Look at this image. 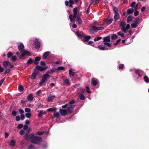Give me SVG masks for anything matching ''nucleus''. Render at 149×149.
<instances>
[{"mask_svg":"<svg viewBox=\"0 0 149 149\" xmlns=\"http://www.w3.org/2000/svg\"><path fill=\"white\" fill-rule=\"evenodd\" d=\"M56 109L55 108H49L47 109V111H54Z\"/></svg>","mask_w":149,"mask_h":149,"instance_id":"nucleus-28","label":"nucleus"},{"mask_svg":"<svg viewBox=\"0 0 149 149\" xmlns=\"http://www.w3.org/2000/svg\"><path fill=\"white\" fill-rule=\"evenodd\" d=\"M116 9L113 8V10L114 13V18L116 20H118L119 18L120 15L118 12L117 11Z\"/></svg>","mask_w":149,"mask_h":149,"instance_id":"nucleus-6","label":"nucleus"},{"mask_svg":"<svg viewBox=\"0 0 149 149\" xmlns=\"http://www.w3.org/2000/svg\"><path fill=\"white\" fill-rule=\"evenodd\" d=\"M45 133V132L38 131L36 132V134L39 135H42Z\"/></svg>","mask_w":149,"mask_h":149,"instance_id":"nucleus-37","label":"nucleus"},{"mask_svg":"<svg viewBox=\"0 0 149 149\" xmlns=\"http://www.w3.org/2000/svg\"><path fill=\"white\" fill-rule=\"evenodd\" d=\"M49 54V52L47 51L44 53L43 56L42 58L44 59H46L47 58Z\"/></svg>","mask_w":149,"mask_h":149,"instance_id":"nucleus-17","label":"nucleus"},{"mask_svg":"<svg viewBox=\"0 0 149 149\" xmlns=\"http://www.w3.org/2000/svg\"><path fill=\"white\" fill-rule=\"evenodd\" d=\"M124 65L123 64H121L120 65L119 67V69H122L123 68Z\"/></svg>","mask_w":149,"mask_h":149,"instance_id":"nucleus-57","label":"nucleus"},{"mask_svg":"<svg viewBox=\"0 0 149 149\" xmlns=\"http://www.w3.org/2000/svg\"><path fill=\"white\" fill-rule=\"evenodd\" d=\"M77 14L74 13L73 15L71 14L69 15V18L70 20V22H72L77 17Z\"/></svg>","mask_w":149,"mask_h":149,"instance_id":"nucleus-10","label":"nucleus"},{"mask_svg":"<svg viewBox=\"0 0 149 149\" xmlns=\"http://www.w3.org/2000/svg\"><path fill=\"white\" fill-rule=\"evenodd\" d=\"M28 128V126L26 125H24L23 127V129L24 130H26Z\"/></svg>","mask_w":149,"mask_h":149,"instance_id":"nucleus-64","label":"nucleus"},{"mask_svg":"<svg viewBox=\"0 0 149 149\" xmlns=\"http://www.w3.org/2000/svg\"><path fill=\"white\" fill-rule=\"evenodd\" d=\"M48 67L47 66H44V67H42L41 66H39L38 68V70H39L40 71H42L47 68Z\"/></svg>","mask_w":149,"mask_h":149,"instance_id":"nucleus-22","label":"nucleus"},{"mask_svg":"<svg viewBox=\"0 0 149 149\" xmlns=\"http://www.w3.org/2000/svg\"><path fill=\"white\" fill-rule=\"evenodd\" d=\"M20 119V117L18 116L16 117L15 119L17 121H19Z\"/></svg>","mask_w":149,"mask_h":149,"instance_id":"nucleus-56","label":"nucleus"},{"mask_svg":"<svg viewBox=\"0 0 149 149\" xmlns=\"http://www.w3.org/2000/svg\"><path fill=\"white\" fill-rule=\"evenodd\" d=\"M86 92L87 93H91V91H90V89L89 87L88 86H86Z\"/></svg>","mask_w":149,"mask_h":149,"instance_id":"nucleus-43","label":"nucleus"},{"mask_svg":"<svg viewBox=\"0 0 149 149\" xmlns=\"http://www.w3.org/2000/svg\"><path fill=\"white\" fill-rule=\"evenodd\" d=\"M91 38V36H86L84 37L82 41L83 42H88Z\"/></svg>","mask_w":149,"mask_h":149,"instance_id":"nucleus-12","label":"nucleus"},{"mask_svg":"<svg viewBox=\"0 0 149 149\" xmlns=\"http://www.w3.org/2000/svg\"><path fill=\"white\" fill-rule=\"evenodd\" d=\"M132 20V17L130 15H129L128 16L127 18V22H130Z\"/></svg>","mask_w":149,"mask_h":149,"instance_id":"nucleus-27","label":"nucleus"},{"mask_svg":"<svg viewBox=\"0 0 149 149\" xmlns=\"http://www.w3.org/2000/svg\"><path fill=\"white\" fill-rule=\"evenodd\" d=\"M139 14V12L138 11H136L134 12V15L135 16H137Z\"/></svg>","mask_w":149,"mask_h":149,"instance_id":"nucleus-63","label":"nucleus"},{"mask_svg":"<svg viewBox=\"0 0 149 149\" xmlns=\"http://www.w3.org/2000/svg\"><path fill=\"white\" fill-rule=\"evenodd\" d=\"M32 63V60L31 58H29L27 61V63L28 65L31 64Z\"/></svg>","mask_w":149,"mask_h":149,"instance_id":"nucleus-38","label":"nucleus"},{"mask_svg":"<svg viewBox=\"0 0 149 149\" xmlns=\"http://www.w3.org/2000/svg\"><path fill=\"white\" fill-rule=\"evenodd\" d=\"M117 34L118 35L122 37H123L124 36V34L123 33H121L120 32H118L117 33Z\"/></svg>","mask_w":149,"mask_h":149,"instance_id":"nucleus-52","label":"nucleus"},{"mask_svg":"<svg viewBox=\"0 0 149 149\" xmlns=\"http://www.w3.org/2000/svg\"><path fill=\"white\" fill-rule=\"evenodd\" d=\"M59 114L58 112H55L53 115L52 118L54 119L55 117H56L57 118H59Z\"/></svg>","mask_w":149,"mask_h":149,"instance_id":"nucleus-15","label":"nucleus"},{"mask_svg":"<svg viewBox=\"0 0 149 149\" xmlns=\"http://www.w3.org/2000/svg\"><path fill=\"white\" fill-rule=\"evenodd\" d=\"M23 127V125L22 124H20L18 125L17 128L19 129H21Z\"/></svg>","mask_w":149,"mask_h":149,"instance_id":"nucleus-49","label":"nucleus"},{"mask_svg":"<svg viewBox=\"0 0 149 149\" xmlns=\"http://www.w3.org/2000/svg\"><path fill=\"white\" fill-rule=\"evenodd\" d=\"M80 98L82 100H84L85 99V97L84 95L82 94H81L79 96Z\"/></svg>","mask_w":149,"mask_h":149,"instance_id":"nucleus-33","label":"nucleus"},{"mask_svg":"<svg viewBox=\"0 0 149 149\" xmlns=\"http://www.w3.org/2000/svg\"><path fill=\"white\" fill-rule=\"evenodd\" d=\"M134 10L133 8L128 9L127 10V13L128 14H130L132 13L133 12Z\"/></svg>","mask_w":149,"mask_h":149,"instance_id":"nucleus-26","label":"nucleus"},{"mask_svg":"<svg viewBox=\"0 0 149 149\" xmlns=\"http://www.w3.org/2000/svg\"><path fill=\"white\" fill-rule=\"evenodd\" d=\"M126 24V22L124 21H122L120 24V26L121 27V29L125 33H126V29L125 25Z\"/></svg>","mask_w":149,"mask_h":149,"instance_id":"nucleus-5","label":"nucleus"},{"mask_svg":"<svg viewBox=\"0 0 149 149\" xmlns=\"http://www.w3.org/2000/svg\"><path fill=\"white\" fill-rule=\"evenodd\" d=\"M55 97V96L54 95H50L48 97V98H47L48 101L50 102L54 99Z\"/></svg>","mask_w":149,"mask_h":149,"instance_id":"nucleus-18","label":"nucleus"},{"mask_svg":"<svg viewBox=\"0 0 149 149\" xmlns=\"http://www.w3.org/2000/svg\"><path fill=\"white\" fill-rule=\"evenodd\" d=\"M11 70L10 69H7L4 72V74L6 75L7 73L9 72Z\"/></svg>","mask_w":149,"mask_h":149,"instance_id":"nucleus-39","label":"nucleus"},{"mask_svg":"<svg viewBox=\"0 0 149 149\" xmlns=\"http://www.w3.org/2000/svg\"><path fill=\"white\" fill-rule=\"evenodd\" d=\"M41 59V58L40 57L37 56L35 58V60L36 61H39Z\"/></svg>","mask_w":149,"mask_h":149,"instance_id":"nucleus-60","label":"nucleus"},{"mask_svg":"<svg viewBox=\"0 0 149 149\" xmlns=\"http://www.w3.org/2000/svg\"><path fill=\"white\" fill-rule=\"evenodd\" d=\"M103 41L104 42H109L110 41V37L108 36L103 38Z\"/></svg>","mask_w":149,"mask_h":149,"instance_id":"nucleus-21","label":"nucleus"},{"mask_svg":"<svg viewBox=\"0 0 149 149\" xmlns=\"http://www.w3.org/2000/svg\"><path fill=\"white\" fill-rule=\"evenodd\" d=\"M131 26L133 28H136L137 27V25L135 23H133L131 24Z\"/></svg>","mask_w":149,"mask_h":149,"instance_id":"nucleus-44","label":"nucleus"},{"mask_svg":"<svg viewBox=\"0 0 149 149\" xmlns=\"http://www.w3.org/2000/svg\"><path fill=\"white\" fill-rule=\"evenodd\" d=\"M59 112L61 115L62 116H65L68 113L67 111L65 109H59Z\"/></svg>","mask_w":149,"mask_h":149,"instance_id":"nucleus-8","label":"nucleus"},{"mask_svg":"<svg viewBox=\"0 0 149 149\" xmlns=\"http://www.w3.org/2000/svg\"><path fill=\"white\" fill-rule=\"evenodd\" d=\"M36 75H35L33 73H32L31 76V78L32 79H36Z\"/></svg>","mask_w":149,"mask_h":149,"instance_id":"nucleus-50","label":"nucleus"},{"mask_svg":"<svg viewBox=\"0 0 149 149\" xmlns=\"http://www.w3.org/2000/svg\"><path fill=\"white\" fill-rule=\"evenodd\" d=\"M108 42H104L103 44L104 45H107L109 47H111V44Z\"/></svg>","mask_w":149,"mask_h":149,"instance_id":"nucleus-45","label":"nucleus"},{"mask_svg":"<svg viewBox=\"0 0 149 149\" xmlns=\"http://www.w3.org/2000/svg\"><path fill=\"white\" fill-rule=\"evenodd\" d=\"M35 45H36L35 48L37 49H38L40 48V42L37 39H36L35 42Z\"/></svg>","mask_w":149,"mask_h":149,"instance_id":"nucleus-13","label":"nucleus"},{"mask_svg":"<svg viewBox=\"0 0 149 149\" xmlns=\"http://www.w3.org/2000/svg\"><path fill=\"white\" fill-rule=\"evenodd\" d=\"M25 132L24 130H21L19 132V134L20 135H23L24 134Z\"/></svg>","mask_w":149,"mask_h":149,"instance_id":"nucleus-53","label":"nucleus"},{"mask_svg":"<svg viewBox=\"0 0 149 149\" xmlns=\"http://www.w3.org/2000/svg\"><path fill=\"white\" fill-rule=\"evenodd\" d=\"M64 83H65V84L68 85V86H70V85L69 81L68 79H65L64 81Z\"/></svg>","mask_w":149,"mask_h":149,"instance_id":"nucleus-32","label":"nucleus"},{"mask_svg":"<svg viewBox=\"0 0 149 149\" xmlns=\"http://www.w3.org/2000/svg\"><path fill=\"white\" fill-rule=\"evenodd\" d=\"M75 34L77 37L79 38L83 37L85 36L84 33L82 32L79 31H77Z\"/></svg>","mask_w":149,"mask_h":149,"instance_id":"nucleus-9","label":"nucleus"},{"mask_svg":"<svg viewBox=\"0 0 149 149\" xmlns=\"http://www.w3.org/2000/svg\"><path fill=\"white\" fill-rule=\"evenodd\" d=\"M102 39V37H98L94 38V40L95 42H96L97 41L100 40Z\"/></svg>","mask_w":149,"mask_h":149,"instance_id":"nucleus-40","label":"nucleus"},{"mask_svg":"<svg viewBox=\"0 0 149 149\" xmlns=\"http://www.w3.org/2000/svg\"><path fill=\"white\" fill-rule=\"evenodd\" d=\"M10 62L8 61H4L3 62V65L5 67H7L9 65Z\"/></svg>","mask_w":149,"mask_h":149,"instance_id":"nucleus-23","label":"nucleus"},{"mask_svg":"<svg viewBox=\"0 0 149 149\" xmlns=\"http://www.w3.org/2000/svg\"><path fill=\"white\" fill-rule=\"evenodd\" d=\"M13 54L11 52H9L7 54V56L8 58H10L12 56Z\"/></svg>","mask_w":149,"mask_h":149,"instance_id":"nucleus-36","label":"nucleus"},{"mask_svg":"<svg viewBox=\"0 0 149 149\" xmlns=\"http://www.w3.org/2000/svg\"><path fill=\"white\" fill-rule=\"evenodd\" d=\"M24 46L22 43H20V44L18 45V49L20 52H23L24 51H26L24 50Z\"/></svg>","mask_w":149,"mask_h":149,"instance_id":"nucleus-7","label":"nucleus"},{"mask_svg":"<svg viewBox=\"0 0 149 149\" xmlns=\"http://www.w3.org/2000/svg\"><path fill=\"white\" fill-rule=\"evenodd\" d=\"M16 57L15 56H12V59L13 61H15L16 60Z\"/></svg>","mask_w":149,"mask_h":149,"instance_id":"nucleus-58","label":"nucleus"},{"mask_svg":"<svg viewBox=\"0 0 149 149\" xmlns=\"http://www.w3.org/2000/svg\"><path fill=\"white\" fill-rule=\"evenodd\" d=\"M33 95L31 94L29 95L27 97V98L29 100L31 101L33 100Z\"/></svg>","mask_w":149,"mask_h":149,"instance_id":"nucleus-20","label":"nucleus"},{"mask_svg":"<svg viewBox=\"0 0 149 149\" xmlns=\"http://www.w3.org/2000/svg\"><path fill=\"white\" fill-rule=\"evenodd\" d=\"M74 103H69L68 106L67 111L69 113H71L75 107V106L73 104Z\"/></svg>","mask_w":149,"mask_h":149,"instance_id":"nucleus-3","label":"nucleus"},{"mask_svg":"<svg viewBox=\"0 0 149 149\" xmlns=\"http://www.w3.org/2000/svg\"><path fill=\"white\" fill-rule=\"evenodd\" d=\"M77 7H76L73 10L74 13L77 14Z\"/></svg>","mask_w":149,"mask_h":149,"instance_id":"nucleus-55","label":"nucleus"},{"mask_svg":"<svg viewBox=\"0 0 149 149\" xmlns=\"http://www.w3.org/2000/svg\"><path fill=\"white\" fill-rule=\"evenodd\" d=\"M126 32H127V29H129L130 28V25L129 24H127L126 26Z\"/></svg>","mask_w":149,"mask_h":149,"instance_id":"nucleus-59","label":"nucleus"},{"mask_svg":"<svg viewBox=\"0 0 149 149\" xmlns=\"http://www.w3.org/2000/svg\"><path fill=\"white\" fill-rule=\"evenodd\" d=\"M91 84L94 86H95L97 84V82L96 80L92 79L91 81Z\"/></svg>","mask_w":149,"mask_h":149,"instance_id":"nucleus-25","label":"nucleus"},{"mask_svg":"<svg viewBox=\"0 0 149 149\" xmlns=\"http://www.w3.org/2000/svg\"><path fill=\"white\" fill-rule=\"evenodd\" d=\"M19 112L21 114H23V113L24 112V111L23 110L21 109H19Z\"/></svg>","mask_w":149,"mask_h":149,"instance_id":"nucleus-62","label":"nucleus"},{"mask_svg":"<svg viewBox=\"0 0 149 149\" xmlns=\"http://www.w3.org/2000/svg\"><path fill=\"white\" fill-rule=\"evenodd\" d=\"M57 70H64V68L63 66H59L57 68Z\"/></svg>","mask_w":149,"mask_h":149,"instance_id":"nucleus-48","label":"nucleus"},{"mask_svg":"<svg viewBox=\"0 0 149 149\" xmlns=\"http://www.w3.org/2000/svg\"><path fill=\"white\" fill-rule=\"evenodd\" d=\"M51 71L49 70H47L46 73L47 74H44L42 78V80L39 83V84L40 86H41L44 83L46 82L47 81V79L49 77L50 75L48 74H49L50 73Z\"/></svg>","mask_w":149,"mask_h":149,"instance_id":"nucleus-2","label":"nucleus"},{"mask_svg":"<svg viewBox=\"0 0 149 149\" xmlns=\"http://www.w3.org/2000/svg\"><path fill=\"white\" fill-rule=\"evenodd\" d=\"M69 74L70 75V77H73V76H74V72H72V69H70L69 70Z\"/></svg>","mask_w":149,"mask_h":149,"instance_id":"nucleus-19","label":"nucleus"},{"mask_svg":"<svg viewBox=\"0 0 149 149\" xmlns=\"http://www.w3.org/2000/svg\"><path fill=\"white\" fill-rule=\"evenodd\" d=\"M144 79L146 83H148L149 82V79L147 76H146L144 77Z\"/></svg>","mask_w":149,"mask_h":149,"instance_id":"nucleus-29","label":"nucleus"},{"mask_svg":"<svg viewBox=\"0 0 149 149\" xmlns=\"http://www.w3.org/2000/svg\"><path fill=\"white\" fill-rule=\"evenodd\" d=\"M25 118V116L24 114H22L20 115V119L21 120H23Z\"/></svg>","mask_w":149,"mask_h":149,"instance_id":"nucleus-54","label":"nucleus"},{"mask_svg":"<svg viewBox=\"0 0 149 149\" xmlns=\"http://www.w3.org/2000/svg\"><path fill=\"white\" fill-rule=\"evenodd\" d=\"M12 115L14 116H16L17 115V112L15 110H13L12 112Z\"/></svg>","mask_w":149,"mask_h":149,"instance_id":"nucleus-47","label":"nucleus"},{"mask_svg":"<svg viewBox=\"0 0 149 149\" xmlns=\"http://www.w3.org/2000/svg\"><path fill=\"white\" fill-rule=\"evenodd\" d=\"M118 38L117 36L115 34H113L111 36V39L112 40H115Z\"/></svg>","mask_w":149,"mask_h":149,"instance_id":"nucleus-31","label":"nucleus"},{"mask_svg":"<svg viewBox=\"0 0 149 149\" xmlns=\"http://www.w3.org/2000/svg\"><path fill=\"white\" fill-rule=\"evenodd\" d=\"M18 90L22 92L24 90V87L22 85L18 87Z\"/></svg>","mask_w":149,"mask_h":149,"instance_id":"nucleus-35","label":"nucleus"},{"mask_svg":"<svg viewBox=\"0 0 149 149\" xmlns=\"http://www.w3.org/2000/svg\"><path fill=\"white\" fill-rule=\"evenodd\" d=\"M112 21L113 19L111 18L108 21H107L106 23L107 24H109L112 23Z\"/></svg>","mask_w":149,"mask_h":149,"instance_id":"nucleus-42","label":"nucleus"},{"mask_svg":"<svg viewBox=\"0 0 149 149\" xmlns=\"http://www.w3.org/2000/svg\"><path fill=\"white\" fill-rule=\"evenodd\" d=\"M39 66L37 65L36 66L34 72L33 73L34 74L36 75L38 74Z\"/></svg>","mask_w":149,"mask_h":149,"instance_id":"nucleus-16","label":"nucleus"},{"mask_svg":"<svg viewBox=\"0 0 149 149\" xmlns=\"http://www.w3.org/2000/svg\"><path fill=\"white\" fill-rule=\"evenodd\" d=\"M25 116L27 118H29L31 116V113H28L25 114Z\"/></svg>","mask_w":149,"mask_h":149,"instance_id":"nucleus-46","label":"nucleus"},{"mask_svg":"<svg viewBox=\"0 0 149 149\" xmlns=\"http://www.w3.org/2000/svg\"><path fill=\"white\" fill-rule=\"evenodd\" d=\"M98 47L100 50H104L106 49V48L105 47H102L100 45H99Z\"/></svg>","mask_w":149,"mask_h":149,"instance_id":"nucleus-30","label":"nucleus"},{"mask_svg":"<svg viewBox=\"0 0 149 149\" xmlns=\"http://www.w3.org/2000/svg\"><path fill=\"white\" fill-rule=\"evenodd\" d=\"M15 141L14 140H11L10 143V145L12 146H14L15 144Z\"/></svg>","mask_w":149,"mask_h":149,"instance_id":"nucleus-24","label":"nucleus"},{"mask_svg":"<svg viewBox=\"0 0 149 149\" xmlns=\"http://www.w3.org/2000/svg\"><path fill=\"white\" fill-rule=\"evenodd\" d=\"M22 53L21 55L20 58H21L23 57V56L26 54H28L29 56L31 55L30 53L27 51H24L23 52H21Z\"/></svg>","mask_w":149,"mask_h":149,"instance_id":"nucleus-11","label":"nucleus"},{"mask_svg":"<svg viewBox=\"0 0 149 149\" xmlns=\"http://www.w3.org/2000/svg\"><path fill=\"white\" fill-rule=\"evenodd\" d=\"M43 113V111L42 110H41L39 113H38V117H41Z\"/></svg>","mask_w":149,"mask_h":149,"instance_id":"nucleus-34","label":"nucleus"},{"mask_svg":"<svg viewBox=\"0 0 149 149\" xmlns=\"http://www.w3.org/2000/svg\"><path fill=\"white\" fill-rule=\"evenodd\" d=\"M77 19L79 24L81 25L82 24V21L79 15H78L77 16Z\"/></svg>","mask_w":149,"mask_h":149,"instance_id":"nucleus-14","label":"nucleus"},{"mask_svg":"<svg viewBox=\"0 0 149 149\" xmlns=\"http://www.w3.org/2000/svg\"><path fill=\"white\" fill-rule=\"evenodd\" d=\"M25 111L26 112L28 113H29L31 111V109L28 108H26L25 109Z\"/></svg>","mask_w":149,"mask_h":149,"instance_id":"nucleus-51","label":"nucleus"},{"mask_svg":"<svg viewBox=\"0 0 149 149\" xmlns=\"http://www.w3.org/2000/svg\"><path fill=\"white\" fill-rule=\"evenodd\" d=\"M92 29H91L90 31V32L91 33H93V31H98L102 30L104 29V27H97L95 26H92Z\"/></svg>","mask_w":149,"mask_h":149,"instance_id":"nucleus-4","label":"nucleus"},{"mask_svg":"<svg viewBox=\"0 0 149 149\" xmlns=\"http://www.w3.org/2000/svg\"><path fill=\"white\" fill-rule=\"evenodd\" d=\"M29 131L28 133H26L25 136L27 141H30L33 144L38 145L40 144L42 141V137L38 136H36L34 134H31L28 135Z\"/></svg>","mask_w":149,"mask_h":149,"instance_id":"nucleus-1","label":"nucleus"},{"mask_svg":"<svg viewBox=\"0 0 149 149\" xmlns=\"http://www.w3.org/2000/svg\"><path fill=\"white\" fill-rule=\"evenodd\" d=\"M136 4V3L135 2H133L132 3L131 5V6L132 7H134V6H135Z\"/></svg>","mask_w":149,"mask_h":149,"instance_id":"nucleus-61","label":"nucleus"},{"mask_svg":"<svg viewBox=\"0 0 149 149\" xmlns=\"http://www.w3.org/2000/svg\"><path fill=\"white\" fill-rule=\"evenodd\" d=\"M34 146L32 145H30L27 148V149H34Z\"/></svg>","mask_w":149,"mask_h":149,"instance_id":"nucleus-41","label":"nucleus"}]
</instances>
